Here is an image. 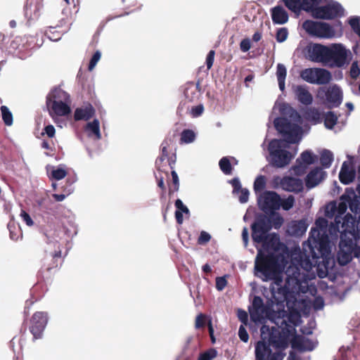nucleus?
<instances>
[{"mask_svg":"<svg viewBox=\"0 0 360 360\" xmlns=\"http://www.w3.org/2000/svg\"><path fill=\"white\" fill-rule=\"evenodd\" d=\"M352 231H338L340 233L338 262L341 266L349 263L353 257H360V246L357 245L356 240L353 238Z\"/></svg>","mask_w":360,"mask_h":360,"instance_id":"6e6552de","label":"nucleus"},{"mask_svg":"<svg viewBox=\"0 0 360 360\" xmlns=\"http://www.w3.org/2000/svg\"><path fill=\"white\" fill-rule=\"evenodd\" d=\"M214 54H215L214 51L211 50L207 56L206 65H207V68L208 70L210 69L213 65V62H214Z\"/></svg>","mask_w":360,"mask_h":360,"instance_id":"69168bd1","label":"nucleus"},{"mask_svg":"<svg viewBox=\"0 0 360 360\" xmlns=\"http://www.w3.org/2000/svg\"><path fill=\"white\" fill-rule=\"evenodd\" d=\"M272 20L275 23L284 24L288 20L286 11L281 6H276L272 9Z\"/></svg>","mask_w":360,"mask_h":360,"instance_id":"7c9ffc66","label":"nucleus"},{"mask_svg":"<svg viewBox=\"0 0 360 360\" xmlns=\"http://www.w3.org/2000/svg\"><path fill=\"white\" fill-rule=\"evenodd\" d=\"M311 252L314 254L313 255V259H316L314 261V269H316V271L317 272V274L319 277L320 278H325L327 276L328 274V269H329V261L327 258V256L329 255L330 252V247L329 246V250L327 253L322 255L321 252L319 250H317L319 256L316 255V252H313L311 250Z\"/></svg>","mask_w":360,"mask_h":360,"instance_id":"6ab92c4d","label":"nucleus"},{"mask_svg":"<svg viewBox=\"0 0 360 360\" xmlns=\"http://www.w3.org/2000/svg\"><path fill=\"white\" fill-rule=\"evenodd\" d=\"M297 99L304 105H310L313 101V97L309 93L306 85H297L294 88Z\"/></svg>","mask_w":360,"mask_h":360,"instance_id":"a878e982","label":"nucleus"},{"mask_svg":"<svg viewBox=\"0 0 360 360\" xmlns=\"http://www.w3.org/2000/svg\"><path fill=\"white\" fill-rule=\"evenodd\" d=\"M302 27L309 35L319 39H331L342 34V23L340 21L331 25L307 20L303 22Z\"/></svg>","mask_w":360,"mask_h":360,"instance_id":"423d86ee","label":"nucleus"},{"mask_svg":"<svg viewBox=\"0 0 360 360\" xmlns=\"http://www.w3.org/2000/svg\"><path fill=\"white\" fill-rule=\"evenodd\" d=\"M292 347L301 351H311L316 347V343L305 337H297L292 342Z\"/></svg>","mask_w":360,"mask_h":360,"instance_id":"c756f323","label":"nucleus"},{"mask_svg":"<svg viewBox=\"0 0 360 360\" xmlns=\"http://www.w3.org/2000/svg\"><path fill=\"white\" fill-rule=\"evenodd\" d=\"M226 280L225 277H217L216 279V288L218 290H222L226 285Z\"/></svg>","mask_w":360,"mask_h":360,"instance_id":"052dcab7","label":"nucleus"},{"mask_svg":"<svg viewBox=\"0 0 360 360\" xmlns=\"http://www.w3.org/2000/svg\"><path fill=\"white\" fill-rule=\"evenodd\" d=\"M175 207L176 210L175 212V217L178 224H181L183 223V213L189 215L190 212L188 208L183 203L180 199H177L175 201Z\"/></svg>","mask_w":360,"mask_h":360,"instance_id":"2f4dec72","label":"nucleus"},{"mask_svg":"<svg viewBox=\"0 0 360 360\" xmlns=\"http://www.w3.org/2000/svg\"><path fill=\"white\" fill-rule=\"evenodd\" d=\"M343 8L338 2L332 1L322 6H319L313 10V17L318 19L330 20L343 13Z\"/></svg>","mask_w":360,"mask_h":360,"instance_id":"ddd939ff","label":"nucleus"},{"mask_svg":"<svg viewBox=\"0 0 360 360\" xmlns=\"http://www.w3.org/2000/svg\"><path fill=\"white\" fill-rule=\"evenodd\" d=\"M217 354V351L214 349H210L208 351L200 354L198 360H212Z\"/></svg>","mask_w":360,"mask_h":360,"instance_id":"603ef678","label":"nucleus"},{"mask_svg":"<svg viewBox=\"0 0 360 360\" xmlns=\"http://www.w3.org/2000/svg\"><path fill=\"white\" fill-rule=\"evenodd\" d=\"M349 74L351 77L353 79H356L360 75V69L356 61L352 63L350 68Z\"/></svg>","mask_w":360,"mask_h":360,"instance_id":"5fc2aeb1","label":"nucleus"},{"mask_svg":"<svg viewBox=\"0 0 360 360\" xmlns=\"http://www.w3.org/2000/svg\"><path fill=\"white\" fill-rule=\"evenodd\" d=\"M70 103L65 102H51L49 113L51 116L55 114L58 116H65L70 113Z\"/></svg>","mask_w":360,"mask_h":360,"instance_id":"bb28decb","label":"nucleus"},{"mask_svg":"<svg viewBox=\"0 0 360 360\" xmlns=\"http://www.w3.org/2000/svg\"><path fill=\"white\" fill-rule=\"evenodd\" d=\"M1 112L2 115V119L4 122L7 126H11L13 124V115L11 112L9 110L8 107L6 105H2L1 107Z\"/></svg>","mask_w":360,"mask_h":360,"instance_id":"79ce46f5","label":"nucleus"},{"mask_svg":"<svg viewBox=\"0 0 360 360\" xmlns=\"http://www.w3.org/2000/svg\"><path fill=\"white\" fill-rule=\"evenodd\" d=\"M307 229V224L304 220L293 221L288 227V233L292 236H301Z\"/></svg>","mask_w":360,"mask_h":360,"instance_id":"c85d7f7f","label":"nucleus"},{"mask_svg":"<svg viewBox=\"0 0 360 360\" xmlns=\"http://www.w3.org/2000/svg\"><path fill=\"white\" fill-rule=\"evenodd\" d=\"M318 160V156L311 150H307L303 151L300 158L297 159L296 164L291 168L292 174L301 176L304 174L310 165L315 163Z\"/></svg>","mask_w":360,"mask_h":360,"instance_id":"4468645a","label":"nucleus"},{"mask_svg":"<svg viewBox=\"0 0 360 360\" xmlns=\"http://www.w3.org/2000/svg\"><path fill=\"white\" fill-rule=\"evenodd\" d=\"M295 199L293 195H289L287 198H281V207L285 210L288 211L293 207L295 205Z\"/></svg>","mask_w":360,"mask_h":360,"instance_id":"a18cd8bd","label":"nucleus"},{"mask_svg":"<svg viewBox=\"0 0 360 360\" xmlns=\"http://www.w3.org/2000/svg\"><path fill=\"white\" fill-rule=\"evenodd\" d=\"M75 121H86V124L84 127V130L88 136H90V106H86L84 108H77L74 113Z\"/></svg>","mask_w":360,"mask_h":360,"instance_id":"393cba45","label":"nucleus"},{"mask_svg":"<svg viewBox=\"0 0 360 360\" xmlns=\"http://www.w3.org/2000/svg\"><path fill=\"white\" fill-rule=\"evenodd\" d=\"M238 336L244 342H247L249 340V335L243 326H240L239 328Z\"/></svg>","mask_w":360,"mask_h":360,"instance_id":"13d9d810","label":"nucleus"},{"mask_svg":"<svg viewBox=\"0 0 360 360\" xmlns=\"http://www.w3.org/2000/svg\"><path fill=\"white\" fill-rule=\"evenodd\" d=\"M8 229L9 232H10V238L13 240H17L18 238V233L15 231L17 230L16 227L15 226V225L14 224H11V223H9L8 224Z\"/></svg>","mask_w":360,"mask_h":360,"instance_id":"680f3d73","label":"nucleus"},{"mask_svg":"<svg viewBox=\"0 0 360 360\" xmlns=\"http://www.w3.org/2000/svg\"><path fill=\"white\" fill-rule=\"evenodd\" d=\"M198 84L193 82L186 84L184 89V96L190 101H193L198 98Z\"/></svg>","mask_w":360,"mask_h":360,"instance_id":"72a5a7b5","label":"nucleus"},{"mask_svg":"<svg viewBox=\"0 0 360 360\" xmlns=\"http://www.w3.org/2000/svg\"><path fill=\"white\" fill-rule=\"evenodd\" d=\"M67 175V172L63 168H57L51 172V177L56 180L64 179Z\"/></svg>","mask_w":360,"mask_h":360,"instance_id":"3c124183","label":"nucleus"},{"mask_svg":"<svg viewBox=\"0 0 360 360\" xmlns=\"http://www.w3.org/2000/svg\"><path fill=\"white\" fill-rule=\"evenodd\" d=\"M54 245L57 246L58 250H56L54 253L51 255V263L42 267L39 271V276L44 281L51 279L53 274L57 271L59 266L61 258V250L58 242L56 241Z\"/></svg>","mask_w":360,"mask_h":360,"instance_id":"f3484780","label":"nucleus"},{"mask_svg":"<svg viewBox=\"0 0 360 360\" xmlns=\"http://www.w3.org/2000/svg\"><path fill=\"white\" fill-rule=\"evenodd\" d=\"M279 245L276 234H269L262 242V247L257 248L255 260V274L263 281H273L277 285L283 282L282 270L284 268V257L273 252Z\"/></svg>","mask_w":360,"mask_h":360,"instance_id":"7ed1b4c3","label":"nucleus"},{"mask_svg":"<svg viewBox=\"0 0 360 360\" xmlns=\"http://www.w3.org/2000/svg\"><path fill=\"white\" fill-rule=\"evenodd\" d=\"M333 161V153L327 149H324L321 153L320 162L323 168H329Z\"/></svg>","mask_w":360,"mask_h":360,"instance_id":"f704fd0d","label":"nucleus"},{"mask_svg":"<svg viewBox=\"0 0 360 360\" xmlns=\"http://www.w3.org/2000/svg\"><path fill=\"white\" fill-rule=\"evenodd\" d=\"M276 77L279 89L281 91L285 90V82L287 75V70L283 64L278 63L276 67Z\"/></svg>","mask_w":360,"mask_h":360,"instance_id":"473e14b6","label":"nucleus"},{"mask_svg":"<svg viewBox=\"0 0 360 360\" xmlns=\"http://www.w3.org/2000/svg\"><path fill=\"white\" fill-rule=\"evenodd\" d=\"M271 229V223L269 218L264 217L258 219L252 225V238L255 243H261L269 235L268 232Z\"/></svg>","mask_w":360,"mask_h":360,"instance_id":"2eb2a0df","label":"nucleus"},{"mask_svg":"<svg viewBox=\"0 0 360 360\" xmlns=\"http://www.w3.org/2000/svg\"><path fill=\"white\" fill-rule=\"evenodd\" d=\"M328 221L323 217L318 218L315 221V227L311 228L308 239L310 250L314 252V249L319 250L322 255L329 250L330 239L336 236L328 233Z\"/></svg>","mask_w":360,"mask_h":360,"instance_id":"0eeeda50","label":"nucleus"},{"mask_svg":"<svg viewBox=\"0 0 360 360\" xmlns=\"http://www.w3.org/2000/svg\"><path fill=\"white\" fill-rule=\"evenodd\" d=\"M92 135H94L96 139L101 138L99 121L96 119L91 122V136Z\"/></svg>","mask_w":360,"mask_h":360,"instance_id":"8fccbe9b","label":"nucleus"},{"mask_svg":"<svg viewBox=\"0 0 360 360\" xmlns=\"http://www.w3.org/2000/svg\"><path fill=\"white\" fill-rule=\"evenodd\" d=\"M326 173L321 167H316L312 169L305 179L306 186L312 188L319 184L326 177Z\"/></svg>","mask_w":360,"mask_h":360,"instance_id":"4be33fe9","label":"nucleus"},{"mask_svg":"<svg viewBox=\"0 0 360 360\" xmlns=\"http://www.w3.org/2000/svg\"><path fill=\"white\" fill-rule=\"evenodd\" d=\"M309 308H313L315 311L321 310L324 307V300L320 296L315 297L312 300H304Z\"/></svg>","mask_w":360,"mask_h":360,"instance_id":"4c0bfd02","label":"nucleus"},{"mask_svg":"<svg viewBox=\"0 0 360 360\" xmlns=\"http://www.w3.org/2000/svg\"><path fill=\"white\" fill-rule=\"evenodd\" d=\"M205 316L202 314H200L195 319V327L197 328L203 327L205 325Z\"/></svg>","mask_w":360,"mask_h":360,"instance_id":"774afa93","label":"nucleus"},{"mask_svg":"<svg viewBox=\"0 0 360 360\" xmlns=\"http://www.w3.org/2000/svg\"><path fill=\"white\" fill-rule=\"evenodd\" d=\"M20 216L27 226H32L34 224V221L32 219L31 217L24 210H21Z\"/></svg>","mask_w":360,"mask_h":360,"instance_id":"6e6d98bb","label":"nucleus"},{"mask_svg":"<svg viewBox=\"0 0 360 360\" xmlns=\"http://www.w3.org/2000/svg\"><path fill=\"white\" fill-rule=\"evenodd\" d=\"M269 219L271 223V227L274 226L275 229L280 228L283 222V219L279 214L273 215Z\"/></svg>","mask_w":360,"mask_h":360,"instance_id":"864d4df0","label":"nucleus"},{"mask_svg":"<svg viewBox=\"0 0 360 360\" xmlns=\"http://www.w3.org/2000/svg\"><path fill=\"white\" fill-rule=\"evenodd\" d=\"M230 183L233 188V193H238L239 191L243 189V188H241V184L238 178H234L230 181Z\"/></svg>","mask_w":360,"mask_h":360,"instance_id":"e2e57ef3","label":"nucleus"},{"mask_svg":"<svg viewBox=\"0 0 360 360\" xmlns=\"http://www.w3.org/2000/svg\"><path fill=\"white\" fill-rule=\"evenodd\" d=\"M249 311L252 321L262 323L266 318L269 320V316L273 312V309L269 311L268 307L264 304L263 300L259 296H255Z\"/></svg>","mask_w":360,"mask_h":360,"instance_id":"9b49d317","label":"nucleus"},{"mask_svg":"<svg viewBox=\"0 0 360 360\" xmlns=\"http://www.w3.org/2000/svg\"><path fill=\"white\" fill-rule=\"evenodd\" d=\"M73 191V187L72 185H70V188L66 191H64V193H54L52 195L53 198L57 201V202H61L63 201L67 196H68L70 193H72Z\"/></svg>","mask_w":360,"mask_h":360,"instance_id":"de8ad7c7","label":"nucleus"},{"mask_svg":"<svg viewBox=\"0 0 360 360\" xmlns=\"http://www.w3.org/2000/svg\"><path fill=\"white\" fill-rule=\"evenodd\" d=\"M326 96L327 103L330 108L339 106L342 101V93L340 87L337 85H333L328 89L321 88L318 91V97L323 98Z\"/></svg>","mask_w":360,"mask_h":360,"instance_id":"dca6fc26","label":"nucleus"},{"mask_svg":"<svg viewBox=\"0 0 360 360\" xmlns=\"http://www.w3.org/2000/svg\"><path fill=\"white\" fill-rule=\"evenodd\" d=\"M286 7L295 13H299L302 9V0H283Z\"/></svg>","mask_w":360,"mask_h":360,"instance_id":"ea45409f","label":"nucleus"},{"mask_svg":"<svg viewBox=\"0 0 360 360\" xmlns=\"http://www.w3.org/2000/svg\"><path fill=\"white\" fill-rule=\"evenodd\" d=\"M266 185V178L265 176L260 175L257 177L254 182V190L256 193L262 191Z\"/></svg>","mask_w":360,"mask_h":360,"instance_id":"49530a36","label":"nucleus"},{"mask_svg":"<svg viewBox=\"0 0 360 360\" xmlns=\"http://www.w3.org/2000/svg\"><path fill=\"white\" fill-rule=\"evenodd\" d=\"M308 278L299 272L295 276H289L286 283L279 285L272 283L271 291L276 302L273 304V312L269 321L274 326L269 327L264 324L260 329L262 340L255 345V360H283L285 354L281 352L288 345V336L292 333L295 327L301 321V316L297 311L288 313L285 310V302L288 294L297 293L302 290V283H306Z\"/></svg>","mask_w":360,"mask_h":360,"instance_id":"f257e3e1","label":"nucleus"},{"mask_svg":"<svg viewBox=\"0 0 360 360\" xmlns=\"http://www.w3.org/2000/svg\"><path fill=\"white\" fill-rule=\"evenodd\" d=\"M347 207H349L348 200L342 199V197L338 207L335 202H331L327 205L326 215L330 218L335 216L334 223H332L328 227V232L331 236L338 235V231L344 232L354 230L355 219L350 214H347L342 217Z\"/></svg>","mask_w":360,"mask_h":360,"instance_id":"39448f33","label":"nucleus"},{"mask_svg":"<svg viewBox=\"0 0 360 360\" xmlns=\"http://www.w3.org/2000/svg\"><path fill=\"white\" fill-rule=\"evenodd\" d=\"M288 35V31L285 27L279 28L277 30L276 38L278 42L282 43L285 41Z\"/></svg>","mask_w":360,"mask_h":360,"instance_id":"09e8293b","label":"nucleus"},{"mask_svg":"<svg viewBox=\"0 0 360 360\" xmlns=\"http://www.w3.org/2000/svg\"><path fill=\"white\" fill-rule=\"evenodd\" d=\"M259 207L266 214H273L281 207V198L274 191H265L257 198Z\"/></svg>","mask_w":360,"mask_h":360,"instance_id":"9d476101","label":"nucleus"},{"mask_svg":"<svg viewBox=\"0 0 360 360\" xmlns=\"http://www.w3.org/2000/svg\"><path fill=\"white\" fill-rule=\"evenodd\" d=\"M231 164V160L228 157L222 158L219 163L221 170L225 174H230L231 173L232 167Z\"/></svg>","mask_w":360,"mask_h":360,"instance_id":"37998d69","label":"nucleus"},{"mask_svg":"<svg viewBox=\"0 0 360 360\" xmlns=\"http://www.w3.org/2000/svg\"><path fill=\"white\" fill-rule=\"evenodd\" d=\"M250 40L249 39H244L241 41L240 48L243 52H247L250 50Z\"/></svg>","mask_w":360,"mask_h":360,"instance_id":"338daca9","label":"nucleus"},{"mask_svg":"<svg viewBox=\"0 0 360 360\" xmlns=\"http://www.w3.org/2000/svg\"><path fill=\"white\" fill-rule=\"evenodd\" d=\"M211 238L210 235L206 231H202L198 238V242L199 244H205L207 243Z\"/></svg>","mask_w":360,"mask_h":360,"instance_id":"0e129e2a","label":"nucleus"},{"mask_svg":"<svg viewBox=\"0 0 360 360\" xmlns=\"http://www.w3.org/2000/svg\"><path fill=\"white\" fill-rule=\"evenodd\" d=\"M352 53L341 43H333L328 46L314 44L308 49L311 61L321 63L330 68H342L347 65Z\"/></svg>","mask_w":360,"mask_h":360,"instance_id":"20e7f679","label":"nucleus"},{"mask_svg":"<svg viewBox=\"0 0 360 360\" xmlns=\"http://www.w3.org/2000/svg\"><path fill=\"white\" fill-rule=\"evenodd\" d=\"M51 102L71 103V101L67 92L60 88H55L46 96V105L50 106Z\"/></svg>","mask_w":360,"mask_h":360,"instance_id":"5701e85b","label":"nucleus"},{"mask_svg":"<svg viewBox=\"0 0 360 360\" xmlns=\"http://www.w3.org/2000/svg\"><path fill=\"white\" fill-rule=\"evenodd\" d=\"M196 138L195 133L191 129H184L181 134L180 141L181 143H193Z\"/></svg>","mask_w":360,"mask_h":360,"instance_id":"c9c22d12","label":"nucleus"},{"mask_svg":"<svg viewBox=\"0 0 360 360\" xmlns=\"http://www.w3.org/2000/svg\"><path fill=\"white\" fill-rule=\"evenodd\" d=\"M279 111L283 117L274 120L276 130L283 135V140L273 139L268 146L269 162L274 167L283 168L288 165L297 154V148L291 151L290 143H298L302 139V117L300 114L288 104L283 103Z\"/></svg>","mask_w":360,"mask_h":360,"instance_id":"f03ea898","label":"nucleus"},{"mask_svg":"<svg viewBox=\"0 0 360 360\" xmlns=\"http://www.w3.org/2000/svg\"><path fill=\"white\" fill-rule=\"evenodd\" d=\"M307 116L309 120L314 122L315 124L320 122L323 117L322 113L316 108H310L307 112Z\"/></svg>","mask_w":360,"mask_h":360,"instance_id":"a19ab883","label":"nucleus"},{"mask_svg":"<svg viewBox=\"0 0 360 360\" xmlns=\"http://www.w3.org/2000/svg\"><path fill=\"white\" fill-rule=\"evenodd\" d=\"M204 110V107L202 105H198L194 106L191 110V114L193 117H199L202 115Z\"/></svg>","mask_w":360,"mask_h":360,"instance_id":"bf43d9fd","label":"nucleus"},{"mask_svg":"<svg viewBox=\"0 0 360 360\" xmlns=\"http://www.w3.org/2000/svg\"><path fill=\"white\" fill-rule=\"evenodd\" d=\"M356 176V171L351 162L345 161L342 163L339 173V179L343 184L347 185L352 183Z\"/></svg>","mask_w":360,"mask_h":360,"instance_id":"412c9836","label":"nucleus"},{"mask_svg":"<svg viewBox=\"0 0 360 360\" xmlns=\"http://www.w3.org/2000/svg\"><path fill=\"white\" fill-rule=\"evenodd\" d=\"M359 195H357L352 188H347L342 195V199L347 200L350 210L356 214H360V185L356 187Z\"/></svg>","mask_w":360,"mask_h":360,"instance_id":"aec40b11","label":"nucleus"},{"mask_svg":"<svg viewBox=\"0 0 360 360\" xmlns=\"http://www.w3.org/2000/svg\"><path fill=\"white\" fill-rule=\"evenodd\" d=\"M48 323V314L44 311H36L30 320L29 329L33 335V341L41 339Z\"/></svg>","mask_w":360,"mask_h":360,"instance_id":"f8f14e48","label":"nucleus"},{"mask_svg":"<svg viewBox=\"0 0 360 360\" xmlns=\"http://www.w3.org/2000/svg\"><path fill=\"white\" fill-rule=\"evenodd\" d=\"M282 187L284 190L300 193L303 190V182L301 179L294 177H285L281 181Z\"/></svg>","mask_w":360,"mask_h":360,"instance_id":"b1692460","label":"nucleus"},{"mask_svg":"<svg viewBox=\"0 0 360 360\" xmlns=\"http://www.w3.org/2000/svg\"><path fill=\"white\" fill-rule=\"evenodd\" d=\"M169 146V143L165 141H164L161 145V150H162V155L159 157L155 162L156 167L158 169H160L161 164L166 160L167 158V148Z\"/></svg>","mask_w":360,"mask_h":360,"instance_id":"c03bdc74","label":"nucleus"},{"mask_svg":"<svg viewBox=\"0 0 360 360\" xmlns=\"http://www.w3.org/2000/svg\"><path fill=\"white\" fill-rule=\"evenodd\" d=\"M69 30L68 25H57V26H50L45 31V35L51 41H58L63 34L68 32Z\"/></svg>","mask_w":360,"mask_h":360,"instance_id":"cd10ccee","label":"nucleus"},{"mask_svg":"<svg viewBox=\"0 0 360 360\" xmlns=\"http://www.w3.org/2000/svg\"><path fill=\"white\" fill-rule=\"evenodd\" d=\"M302 10L306 11H311L313 15V10L319 7V5L326 0H302Z\"/></svg>","mask_w":360,"mask_h":360,"instance_id":"e433bc0d","label":"nucleus"},{"mask_svg":"<svg viewBox=\"0 0 360 360\" xmlns=\"http://www.w3.org/2000/svg\"><path fill=\"white\" fill-rule=\"evenodd\" d=\"M238 193H240L238 198L240 203H245L248 201L250 193L247 188L240 190Z\"/></svg>","mask_w":360,"mask_h":360,"instance_id":"4d7b16f0","label":"nucleus"},{"mask_svg":"<svg viewBox=\"0 0 360 360\" xmlns=\"http://www.w3.org/2000/svg\"><path fill=\"white\" fill-rule=\"evenodd\" d=\"M300 77L305 82L313 84H326L332 79L331 73L323 68H310L301 71Z\"/></svg>","mask_w":360,"mask_h":360,"instance_id":"1a4fd4ad","label":"nucleus"},{"mask_svg":"<svg viewBox=\"0 0 360 360\" xmlns=\"http://www.w3.org/2000/svg\"><path fill=\"white\" fill-rule=\"evenodd\" d=\"M324 124L326 128L331 129L336 124L338 117L333 112L329 111L323 116Z\"/></svg>","mask_w":360,"mask_h":360,"instance_id":"58836bf2","label":"nucleus"},{"mask_svg":"<svg viewBox=\"0 0 360 360\" xmlns=\"http://www.w3.org/2000/svg\"><path fill=\"white\" fill-rule=\"evenodd\" d=\"M301 266L304 269V270L306 271L307 272L306 273L300 272V269L297 266H289L285 272V274H286L285 281H287V278L289 276H292V277L295 276V275L297 274V272H299V274H300L302 276L303 275V276H304V277L306 276V278H308L307 280L306 281V283H302V290L300 291L303 292L304 289L307 285L308 281L311 280L315 277L314 272L312 274L310 273V271H313V269H314V264L310 261L309 259H305L302 261ZM285 283H286V282L285 283Z\"/></svg>","mask_w":360,"mask_h":360,"instance_id":"a211bd4d","label":"nucleus"}]
</instances>
